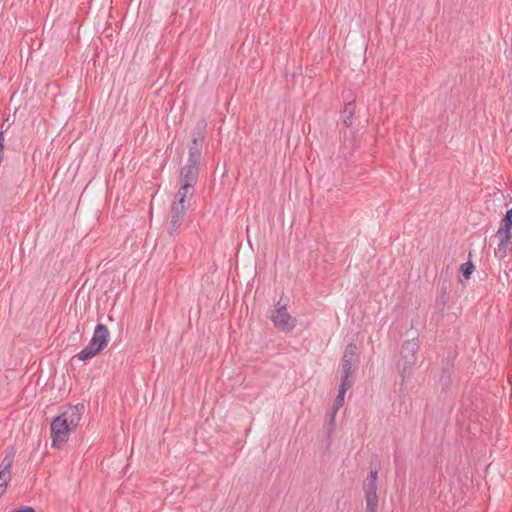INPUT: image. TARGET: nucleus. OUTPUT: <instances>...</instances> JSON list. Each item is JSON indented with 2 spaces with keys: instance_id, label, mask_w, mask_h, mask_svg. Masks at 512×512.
Wrapping results in <instances>:
<instances>
[{
  "instance_id": "obj_13",
  "label": "nucleus",
  "mask_w": 512,
  "mask_h": 512,
  "mask_svg": "<svg viewBox=\"0 0 512 512\" xmlns=\"http://www.w3.org/2000/svg\"><path fill=\"white\" fill-rule=\"evenodd\" d=\"M103 348L98 347L97 343L94 340H90L89 344L83 348L78 354L74 356V358H77L81 361H87L94 356L98 355L101 351H103Z\"/></svg>"
},
{
  "instance_id": "obj_15",
  "label": "nucleus",
  "mask_w": 512,
  "mask_h": 512,
  "mask_svg": "<svg viewBox=\"0 0 512 512\" xmlns=\"http://www.w3.org/2000/svg\"><path fill=\"white\" fill-rule=\"evenodd\" d=\"M15 451L12 447L11 450L5 455L0 464V468L8 473V480H11V467L14 462Z\"/></svg>"
},
{
  "instance_id": "obj_19",
  "label": "nucleus",
  "mask_w": 512,
  "mask_h": 512,
  "mask_svg": "<svg viewBox=\"0 0 512 512\" xmlns=\"http://www.w3.org/2000/svg\"><path fill=\"white\" fill-rule=\"evenodd\" d=\"M9 481L8 473L0 468V496L5 493Z\"/></svg>"
},
{
  "instance_id": "obj_6",
  "label": "nucleus",
  "mask_w": 512,
  "mask_h": 512,
  "mask_svg": "<svg viewBox=\"0 0 512 512\" xmlns=\"http://www.w3.org/2000/svg\"><path fill=\"white\" fill-rule=\"evenodd\" d=\"M188 207L189 204H186V199L181 200L180 197L175 195V199L170 210L169 235H174V233L181 227Z\"/></svg>"
},
{
  "instance_id": "obj_9",
  "label": "nucleus",
  "mask_w": 512,
  "mask_h": 512,
  "mask_svg": "<svg viewBox=\"0 0 512 512\" xmlns=\"http://www.w3.org/2000/svg\"><path fill=\"white\" fill-rule=\"evenodd\" d=\"M454 372V363L450 360H447V362L443 365L441 370V375L439 379V387L441 389V392H448L452 383L451 376Z\"/></svg>"
},
{
  "instance_id": "obj_20",
  "label": "nucleus",
  "mask_w": 512,
  "mask_h": 512,
  "mask_svg": "<svg viewBox=\"0 0 512 512\" xmlns=\"http://www.w3.org/2000/svg\"><path fill=\"white\" fill-rule=\"evenodd\" d=\"M355 111L354 101L348 102L344 106V113L349 116H353Z\"/></svg>"
},
{
  "instance_id": "obj_22",
  "label": "nucleus",
  "mask_w": 512,
  "mask_h": 512,
  "mask_svg": "<svg viewBox=\"0 0 512 512\" xmlns=\"http://www.w3.org/2000/svg\"><path fill=\"white\" fill-rule=\"evenodd\" d=\"M352 118L353 116L346 115V117L343 120V123L346 127H350L352 125Z\"/></svg>"
},
{
  "instance_id": "obj_17",
  "label": "nucleus",
  "mask_w": 512,
  "mask_h": 512,
  "mask_svg": "<svg viewBox=\"0 0 512 512\" xmlns=\"http://www.w3.org/2000/svg\"><path fill=\"white\" fill-rule=\"evenodd\" d=\"M366 500V511L365 512H377L379 499L378 496H365Z\"/></svg>"
},
{
  "instance_id": "obj_4",
  "label": "nucleus",
  "mask_w": 512,
  "mask_h": 512,
  "mask_svg": "<svg viewBox=\"0 0 512 512\" xmlns=\"http://www.w3.org/2000/svg\"><path fill=\"white\" fill-rule=\"evenodd\" d=\"M270 320L274 327L286 334L292 332L297 325V319L287 311V304L277 303L275 310L270 315Z\"/></svg>"
},
{
  "instance_id": "obj_16",
  "label": "nucleus",
  "mask_w": 512,
  "mask_h": 512,
  "mask_svg": "<svg viewBox=\"0 0 512 512\" xmlns=\"http://www.w3.org/2000/svg\"><path fill=\"white\" fill-rule=\"evenodd\" d=\"M497 238L499 239V244H498L497 249H495V251H494V255L499 260H502L508 254L507 243H509L510 241H505L503 237H497Z\"/></svg>"
},
{
  "instance_id": "obj_7",
  "label": "nucleus",
  "mask_w": 512,
  "mask_h": 512,
  "mask_svg": "<svg viewBox=\"0 0 512 512\" xmlns=\"http://www.w3.org/2000/svg\"><path fill=\"white\" fill-rule=\"evenodd\" d=\"M207 122L204 118L200 119L191 133V142L188 147V153L202 157V147L206 139Z\"/></svg>"
},
{
  "instance_id": "obj_5",
  "label": "nucleus",
  "mask_w": 512,
  "mask_h": 512,
  "mask_svg": "<svg viewBox=\"0 0 512 512\" xmlns=\"http://www.w3.org/2000/svg\"><path fill=\"white\" fill-rule=\"evenodd\" d=\"M359 363L358 347L355 343L351 342L346 345L342 359V377L345 381H349V377L355 372Z\"/></svg>"
},
{
  "instance_id": "obj_10",
  "label": "nucleus",
  "mask_w": 512,
  "mask_h": 512,
  "mask_svg": "<svg viewBox=\"0 0 512 512\" xmlns=\"http://www.w3.org/2000/svg\"><path fill=\"white\" fill-rule=\"evenodd\" d=\"M512 208L508 209L500 222V227L496 232V237H503L505 241L512 239Z\"/></svg>"
},
{
  "instance_id": "obj_21",
  "label": "nucleus",
  "mask_w": 512,
  "mask_h": 512,
  "mask_svg": "<svg viewBox=\"0 0 512 512\" xmlns=\"http://www.w3.org/2000/svg\"><path fill=\"white\" fill-rule=\"evenodd\" d=\"M13 512H35V510L32 507L25 506V507L16 509Z\"/></svg>"
},
{
  "instance_id": "obj_1",
  "label": "nucleus",
  "mask_w": 512,
  "mask_h": 512,
  "mask_svg": "<svg viewBox=\"0 0 512 512\" xmlns=\"http://www.w3.org/2000/svg\"><path fill=\"white\" fill-rule=\"evenodd\" d=\"M83 411V404L62 407L60 415L55 417L50 425L53 447L60 448L68 441L70 432L79 425Z\"/></svg>"
},
{
  "instance_id": "obj_12",
  "label": "nucleus",
  "mask_w": 512,
  "mask_h": 512,
  "mask_svg": "<svg viewBox=\"0 0 512 512\" xmlns=\"http://www.w3.org/2000/svg\"><path fill=\"white\" fill-rule=\"evenodd\" d=\"M377 480H378V471L370 470V472L363 484L365 496H378L377 495V489H378Z\"/></svg>"
},
{
  "instance_id": "obj_11",
  "label": "nucleus",
  "mask_w": 512,
  "mask_h": 512,
  "mask_svg": "<svg viewBox=\"0 0 512 512\" xmlns=\"http://www.w3.org/2000/svg\"><path fill=\"white\" fill-rule=\"evenodd\" d=\"M91 339L97 343L98 347L105 349L109 342V330L107 326L100 323L97 324Z\"/></svg>"
},
{
  "instance_id": "obj_3",
  "label": "nucleus",
  "mask_w": 512,
  "mask_h": 512,
  "mask_svg": "<svg viewBox=\"0 0 512 512\" xmlns=\"http://www.w3.org/2000/svg\"><path fill=\"white\" fill-rule=\"evenodd\" d=\"M419 347L420 342L418 338L406 340L401 346L399 359L397 360V370L401 375L402 383L411 375L417 361Z\"/></svg>"
},
{
  "instance_id": "obj_14",
  "label": "nucleus",
  "mask_w": 512,
  "mask_h": 512,
  "mask_svg": "<svg viewBox=\"0 0 512 512\" xmlns=\"http://www.w3.org/2000/svg\"><path fill=\"white\" fill-rule=\"evenodd\" d=\"M351 386H352L351 381H345V379H341L338 394H337V396L335 398V402H334L335 412H337L338 409L343 406L345 393Z\"/></svg>"
},
{
  "instance_id": "obj_23",
  "label": "nucleus",
  "mask_w": 512,
  "mask_h": 512,
  "mask_svg": "<svg viewBox=\"0 0 512 512\" xmlns=\"http://www.w3.org/2000/svg\"><path fill=\"white\" fill-rule=\"evenodd\" d=\"M336 413H337V412H335V410L331 413V416H330V423H334Z\"/></svg>"
},
{
  "instance_id": "obj_8",
  "label": "nucleus",
  "mask_w": 512,
  "mask_h": 512,
  "mask_svg": "<svg viewBox=\"0 0 512 512\" xmlns=\"http://www.w3.org/2000/svg\"><path fill=\"white\" fill-rule=\"evenodd\" d=\"M450 297V282L447 279H443L440 283V287L435 299L434 309L441 316L444 315L448 300Z\"/></svg>"
},
{
  "instance_id": "obj_18",
  "label": "nucleus",
  "mask_w": 512,
  "mask_h": 512,
  "mask_svg": "<svg viewBox=\"0 0 512 512\" xmlns=\"http://www.w3.org/2000/svg\"><path fill=\"white\" fill-rule=\"evenodd\" d=\"M474 268V264L471 261H467L466 263L460 265V271L465 280L470 279L471 274L474 271Z\"/></svg>"
},
{
  "instance_id": "obj_2",
  "label": "nucleus",
  "mask_w": 512,
  "mask_h": 512,
  "mask_svg": "<svg viewBox=\"0 0 512 512\" xmlns=\"http://www.w3.org/2000/svg\"><path fill=\"white\" fill-rule=\"evenodd\" d=\"M200 156L188 153L186 164L179 171V189L176 196L182 199L191 198L194 195V187L199 177Z\"/></svg>"
}]
</instances>
